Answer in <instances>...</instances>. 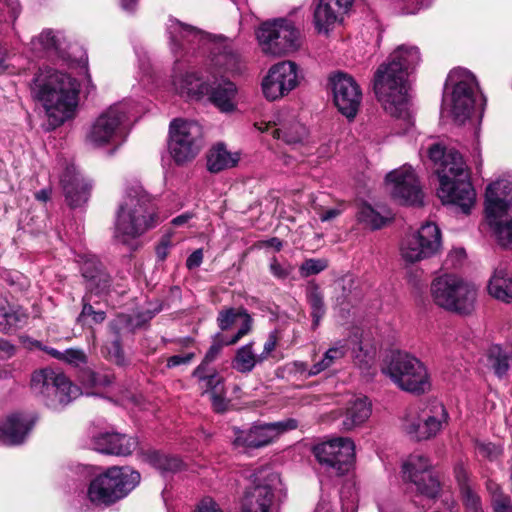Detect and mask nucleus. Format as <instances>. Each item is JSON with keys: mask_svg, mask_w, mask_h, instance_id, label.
<instances>
[{"mask_svg": "<svg viewBox=\"0 0 512 512\" xmlns=\"http://www.w3.org/2000/svg\"><path fill=\"white\" fill-rule=\"evenodd\" d=\"M428 156L433 163L439 180L437 196L443 204H454L468 214L476 198L470 182V175L462 155L454 150H447L443 145L434 143L428 148Z\"/></svg>", "mask_w": 512, "mask_h": 512, "instance_id": "1", "label": "nucleus"}, {"mask_svg": "<svg viewBox=\"0 0 512 512\" xmlns=\"http://www.w3.org/2000/svg\"><path fill=\"white\" fill-rule=\"evenodd\" d=\"M79 89L75 78L52 68L40 69L31 85L33 98L42 105L54 128L74 118Z\"/></svg>", "mask_w": 512, "mask_h": 512, "instance_id": "2", "label": "nucleus"}, {"mask_svg": "<svg viewBox=\"0 0 512 512\" xmlns=\"http://www.w3.org/2000/svg\"><path fill=\"white\" fill-rule=\"evenodd\" d=\"M159 223L156 199L142 185L134 183L126 188L123 202L116 212L114 238L129 244Z\"/></svg>", "mask_w": 512, "mask_h": 512, "instance_id": "3", "label": "nucleus"}, {"mask_svg": "<svg viewBox=\"0 0 512 512\" xmlns=\"http://www.w3.org/2000/svg\"><path fill=\"white\" fill-rule=\"evenodd\" d=\"M408 76L388 60L380 64L373 77V91L383 109L393 117L408 116Z\"/></svg>", "mask_w": 512, "mask_h": 512, "instance_id": "4", "label": "nucleus"}, {"mask_svg": "<svg viewBox=\"0 0 512 512\" xmlns=\"http://www.w3.org/2000/svg\"><path fill=\"white\" fill-rule=\"evenodd\" d=\"M486 219L498 243L512 244V181L501 179L491 183L485 193Z\"/></svg>", "mask_w": 512, "mask_h": 512, "instance_id": "5", "label": "nucleus"}, {"mask_svg": "<svg viewBox=\"0 0 512 512\" xmlns=\"http://www.w3.org/2000/svg\"><path fill=\"white\" fill-rule=\"evenodd\" d=\"M139 482L140 474L137 471L110 467L91 480L87 496L96 506H110L126 497Z\"/></svg>", "mask_w": 512, "mask_h": 512, "instance_id": "6", "label": "nucleus"}, {"mask_svg": "<svg viewBox=\"0 0 512 512\" xmlns=\"http://www.w3.org/2000/svg\"><path fill=\"white\" fill-rule=\"evenodd\" d=\"M431 296L437 306L453 313L468 315L475 308L477 291L474 285L462 278L446 274L432 282Z\"/></svg>", "mask_w": 512, "mask_h": 512, "instance_id": "7", "label": "nucleus"}, {"mask_svg": "<svg viewBox=\"0 0 512 512\" xmlns=\"http://www.w3.org/2000/svg\"><path fill=\"white\" fill-rule=\"evenodd\" d=\"M30 388L34 395L49 407L57 409L69 404L79 395V389L67 376L52 368L34 371L31 375Z\"/></svg>", "mask_w": 512, "mask_h": 512, "instance_id": "8", "label": "nucleus"}, {"mask_svg": "<svg viewBox=\"0 0 512 512\" xmlns=\"http://www.w3.org/2000/svg\"><path fill=\"white\" fill-rule=\"evenodd\" d=\"M253 487L246 493L247 512H272L277 502L285 497V488L280 475L270 467H262L252 475Z\"/></svg>", "mask_w": 512, "mask_h": 512, "instance_id": "9", "label": "nucleus"}, {"mask_svg": "<svg viewBox=\"0 0 512 512\" xmlns=\"http://www.w3.org/2000/svg\"><path fill=\"white\" fill-rule=\"evenodd\" d=\"M256 37L262 51L273 56L295 52L301 46L300 31L286 18L262 23L256 30Z\"/></svg>", "mask_w": 512, "mask_h": 512, "instance_id": "10", "label": "nucleus"}, {"mask_svg": "<svg viewBox=\"0 0 512 512\" xmlns=\"http://www.w3.org/2000/svg\"><path fill=\"white\" fill-rule=\"evenodd\" d=\"M383 371L402 390L420 394L430 388L426 367L408 353H393Z\"/></svg>", "mask_w": 512, "mask_h": 512, "instance_id": "11", "label": "nucleus"}, {"mask_svg": "<svg viewBox=\"0 0 512 512\" xmlns=\"http://www.w3.org/2000/svg\"><path fill=\"white\" fill-rule=\"evenodd\" d=\"M203 146V130L195 121L174 119L169 129V152L181 165L192 161Z\"/></svg>", "mask_w": 512, "mask_h": 512, "instance_id": "12", "label": "nucleus"}, {"mask_svg": "<svg viewBox=\"0 0 512 512\" xmlns=\"http://www.w3.org/2000/svg\"><path fill=\"white\" fill-rule=\"evenodd\" d=\"M313 453L325 473L331 477H339L351 469L355 445L350 438L340 437L316 445Z\"/></svg>", "mask_w": 512, "mask_h": 512, "instance_id": "13", "label": "nucleus"}, {"mask_svg": "<svg viewBox=\"0 0 512 512\" xmlns=\"http://www.w3.org/2000/svg\"><path fill=\"white\" fill-rule=\"evenodd\" d=\"M125 118V112L120 106H110L91 124L86 134V143L94 148L119 146L125 140L122 126Z\"/></svg>", "mask_w": 512, "mask_h": 512, "instance_id": "14", "label": "nucleus"}, {"mask_svg": "<svg viewBox=\"0 0 512 512\" xmlns=\"http://www.w3.org/2000/svg\"><path fill=\"white\" fill-rule=\"evenodd\" d=\"M441 246V234L436 224L427 222L417 232L407 234L400 245V255L407 264L434 256Z\"/></svg>", "mask_w": 512, "mask_h": 512, "instance_id": "15", "label": "nucleus"}, {"mask_svg": "<svg viewBox=\"0 0 512 512\" xmlns=\"http://www.w3.org/2000/svg\"><path fill=\"white\" fill-rule=\"evenodd\" d=\"M402 472L404 481L412 484L419 495L427 499L439 497L441 483L427 457L421 454L410 455L403 463Z\"/></svg>", "mask_w": 512, "mask_h": 512, "instance_id": "16", "label": "nucleus"}, {"mask_svg": "<svg viewBox=\"0 0 512 512\" xmlns=\"http://www.w3.org/2000/svg\"><path fill=\"white\" fill-rule=\"evenodd\" d=\"M453 83L450 96V111L454 119L463 123L472 113L475 103V93L478 89L476 77L465 69H455L449 74Z\"/></svg>", "mask_w": 512, "mask_h": 512, "instance_id": "17", "label": "nucleus"}, {"mask_svg": "<svg viewBox=\"0 0 512 512\" xmlns=\"http://www.w3.org/2000/svg\"><path fill=\"white\" fill-rule=\"evenodd\" d=\"M297 420L288 418L282 421L255 424L247 430L234 429L233 444L237 447L261 448L272 443L281 434L296 429Z\"/></svg>", "mask_w": 512, "mask_h": 512, "instance_id": "18", "label": "nucleus"}, {"mask_svg": "<svg viewBox=\"0 0 512 512\" xmlns=\"http://www.w3.org/2000/svg\"><path fill=\"white\" fill-rule=\"evenodd\" d=\"M386 183L392 197L403 205H421L423 193L414 170L409 166L391 171Z\"/></svg>", "mask_w": 512, "mask_h": 512, "instance_id": "19", "label": "nucleus"}, {"mask_svg": "<svg viewBox=\"0 0 512 512\" xmlns=\"http://www.w3.org/2000/svg\"><path fill=\"white\" fill-rule=\"evenodd\" d=\"M298 82L297 65L282 61L273 65L263 79V94L270 101L277 100L296 88Z\"/></svg>", "mask_w": 512, "mask_h": 512, "instance_id": "20", "label": "nucleus"}, {"mask_svg": "<svg viewBox=\"0 0 512 512\" xmlns=\"http://www.w3.org/2000/svg\"><path fill=\"white\" fill-rule=\"evenodd\" d=\"M333 99L339 112L348 119H353L359 109L362 92L353 77L338 72L331 78Z\"/></svg>", "mask_w": 512, "mask_h": 512, "instance_id": "21", "label": "nucleus"}, {"mask_svg": "<svg viewBox=\"0 0 512 512\" xmlns=\"http://www.w3.org/2000/svg\"><path fill=\"white\" fill-rule=\"evenodd\" d=\"M352 6V0H319L314 10V24L319 33H328Z\"/></svg>", "mask_w": 512, "mask_h": 512, "instance_id": "22", "label": "nucleus"}, {"mask_svg": "<svg viewBox=\"0 0 512 512\" xmlns=\"http://www.w3.org/2000/svg\"><path fill=\"white\" fill-rule=\"evenodd\" d=\"M60 182L66 202L71 208L81 207L87 203L91 184L76 171L74 166L66 167Z\"/></svg>", "mask_w": 512, "mask_h": 512, "instance_id": "23", "label": "nucleus"}, {"mask_svg": "<svg viewBox=\"0 0 512 512\" xmlns=\"http://www.w3.org/2000/svg\"><path fill=\"white\" fill-rule=\"evenodd\" d=\"M137 445L138 441L135 438L119 433H100L92 439L94 450L117 456L130 455Z\"/></svg>", "mask_w": 512, "mask_h": 512, "instance_id": "24", "label": "nucleus"}, {"mask_svg": "<svg viewBox=\"0 0 512 512\" xmlns=\"http://www.w3.org/2000/svg\"><path fill=\"white\" fill-rule=\"evenodd\" d=\"M258 129L270 132L276 139H282L289 145L302 143L307 137V129L294 118H279L278 123H261Z\"/></svg>", "mask_w": 512, "mask_h": 512, "instance_id": "25", "label": "nucleus"}, {"mask_svg": "<svg viewBox=\"0 0 512 512\" xmlns=\"http://www.w3.org/2000/svg\"><path fill=\"white\" fill-rule=\"evenodd\" d=\"M172 84L175 91L182 97L200 99L209 93V80H203L195 72H179L174 68Z\"/></svg>", "mask_w": 512, "mask_h": 512, "instance_id": "26", "label": "nucleus"}, {"mask_svg": "<svg viewBox=\"0 0 512 512\" xmlns=\"http://www.w3.org/2000/svg\"><path fill=\"white\" fill-rule=\"evenodd\" d=\"M372 413V404L366 396H354L351 398L342 414L341 427L345 431H351L364 424Z\"/></svg>", "mask_w": 512, "mask_h": 512, "instance_id": "27", "label": "nucleus"}, {"mask_svg": "<svg viewBox=\"0 0 512 512\" xmlns=\"http://www.w3.org/2000/svg\"><path fill=\"white\" fill-rule=\"evenodd\" d=\"M237 88L230 80L214 78L209 81V100L222 112H231L236 108Z\"/></svg>", "mask_w": 512, "mask_h": 512, "instance_id": "28", "label": "nucleus"}, {"mask_svg": "<svg viewBox=\"0 0 512 512\" xmlns=\"http://www.w3.org/2000/svg\"><path fill=\"white\" fill-rule=\"evenodd\" d=\"M81 272L90 291L102 293L109 288L110 276L96 257L86 258L82 263Z\"/></svg>", "mask_w": 512, "mask_h": 512, "instance_id": "29", "label": "nucleus"}, {"mask_svg": "<svg viewBox=\"0 0 512 512\" xmlns=\"http://www.w3.org/2000/svg\"><path fill=\"white\" fill-rule=\"evenodd\" d=\"M238 319H242L241 327L230 340L225 342V345H233L237 343L243 336L248 334L251 330L252 319L245 310L229 308L219 312L217 323L219 328L223 331L231 328Z\"/></svg>", "mask_w": 512, "mask_h": 512, "instance_id": "30", "label": "nucleus"}, {"mask_svg": "<svg viewBox=\"0 0 512 512\" xmlns=\"http://www.w3.org/2000/svg\"><path fill=\"white\" fill-rule=\"evenodd\" d=\"M32 427L20 414H12L7 417L0 427V440L4 443L15 445L23 442L25 436Z\"/></svg>", "mask_w": 512, "mask_h": 512, "instance_id": "31", "label": "nucleus"}, {"mask_svg": "<svg viewBox=\"0 0 512 512\" xmlns=\"http://www.w3.org/2000/svg\"><path fill=\"white\" fill-rule=\"evenodd\" d=\"M489 294L498 301L512 302V276L507 269L499 266L494 270L488 284Z\"/></svg>", "mask_w": 512, "mask_h": 512, "instance_id": "32", "label": "nucleus"}, {"mask_svg": "<svg viewBox=\"0 0 512 512\" xmlns=\"http://www.w3.org/2000/svg\"><path fill=\"white\" fill-rule=\"evenodd\" d=\"M448 413L444 405L438 401H433L429 406L422 410V421L426 428L423 430L422 437H434L447 423Z\"/></svg>", "mask_w": 512, "mask_h": 512, "instance_id": "33", "label": "nucleus"}, {"mask_svg": "<svg viewBox=\"0 0 512 512\" xmlns=\"http://www.w3.org/2000/svg\"><path fill=\"white\" fill-rule=\"evenodd\" d=\"M215 66L231 74H240L245 68L241 55L230 44H223L214 53L212 59Z\"/></svg>", "mask_w": 512, "mask_h": 512, "instance_id": "34", "label": "nucleus"}, {"mask_svg": "<svg viewBox=\"0 0 512 512\" xmlns=\"http://www.w3.org/2000/svg\"><path fill=\"white\" fill-rule=\"evenodd\" d=\"M387 60L394 66L402 69L408 76L420 63L421 57L418 47L400 45L389 55Z\"/></svg>", "mask_w": 512, "mask_h": 512, "instance_id": "35", "label": "nucleus"}, {"mask_svg": "<svg viewBox=\"0 0 512 512\" xmlns=\"http://www.w3.org/2000/svg\"><path fill=\"white\" fill-rule=\"evenodd\" d=\"M239 160L238 153H231L223 144H218L207 155V168L212 173H218L235 167Z\"/></svg>", "mask_w": 512, "mask_h": 512, "instance_id": "36", "label": "nucleus"}, {"mask_svg": "<svg viewBox=\"0 0 512 512\" xmlns=\"http://www.w3.org/2000/svg\"><path fill=\"white\" fill-rule=\"evenodd\" d=\"M192 375L198 379L203 395H211L225 390L223 377L215 369L206 367L205 364H200Z\"/></svg>", "mask_w": 512, "mask_h": 512, "instance_id": "37", "label": "nucleus"}, {"mask_svg": "<svg viewBox=\"0 0 512 512\" xmlns=\"http://www.w3.org/2000/svg\"><path fill=\"white\" fill-rule=\"evenodd\" d=\"M306 299L311 309L312 329L315 330L326 313V307L323 293L314 281H310L306 287Z\"/></svg>", "mask_w": 512, "mask_h": 512, "instance_id": "38", "label": "nucleus"}, {"mask_svg": "<svg viewBox=\"0 0 512 512\" xmlns=\"http://www.w3.org/2000/svg\"><path fill=\"white\" fill-rule=\"evenodd\" d=\"M144 460L158 469L162 474L175 473L182 470L184 464L176 456H170L159 451L151 450L143 454Z\"/></svg>", "mask_w": 512, "mask_h": 512, "instance_id": "39", "label": "nucleus"}, {"mask_svg": "<svg viewBox=\"0 0 512 512\" xmlns=\"http://www.w3.org/2000/svg\"><path fill=\"white\" fill-rule=\"evenodd\" d=\"M28 319V315L21 307L9 304L0 305V330L8 332L22 327Z\"/></svg>", "mask_w": 512, "mask_h": 512, "instance_id": "40", "label": "nucleus"}, {"mask_svg": "<svg viewBox=\"0 0 512 512\" xmlns=\"http://www.w3.org/2000/svg\"><path fill=\"white\" fill-rule=\"evenodd\" d=\"M34 346L40 350L45 351L51 357L74 367H80L87 363V355L82 349L69 348L62 352L51 347L42 346V344L38 341L34 342Z\"/></svg>", "mask_w": 512, "mask_h": 512, "instance_id": "41", "label": "nucleus"}, {"mask_svg": "<svg viewBox=\"0 0 512 512\" xmlns=\"http://www.w3.org/2000/svg\"><path fill=\"white\" fill-rule=\"evenodd\" d=\"M169 34L172 51H176L181 47L182 44L179 42L180 40L193 42L196 39L202 38V32L200 30L177 20L172 21V24L169 26Z\"/></svg>", "mask_w": 512, "mask_h": 512, "instance_id": "42", "label": "nucleus"}, {"mask_svg": "<svg viewBox=\"0 0 512 512\" xmlns=\"http://www.w3.org/2000/svg\"><path fill=\"white\" fill-rule=\"evenodd\" d=\"M65 42L66 39L61 32L45 29L32 43L36 49L62 52L66 49Z\"/></svg>", "mask_w": 512, "mask_h": 512, "instance_id": "43", "label": "nucleus"}, {"mask_svg": "<svg viewBox=\"0 0 512 512\" xmlns=\"http://www.w3.org/2000/svg\"><path fill=\"white\" fill-rule=\"evenodd\" d=\"M486 358L487 366L497 377L502 378L507 374L510 367V356L501 346H491L487 351Z\"/></svg>", "mask_w": 512, "mask_h": 512, "instance_id": "44", "label": "nucleus"}, {"mask_svg": "<svg viewBox=\"0 0 512 512\" xmlns=\"http://www.w3.org/2000/svg\"><path fill=\"white\" fill-rule=\"evenodd\" d=\"M261 361L262 360H259V356L253 353L252 343H249L238 349L233 361V367L241 373H247L255 367L256 363Z\"/></svg>", "mask_w": 512, "mask_h": 512, "instance_id": "45", "label": "nucleus"}, {"mask_svg": "<svg viewBox=\"0 0 512 512\" xmlns=\"http://www.w3.org/2000/svg\"><path fill=\"white\" fill-rule=\"evenodd\" d=\"M83 306L82 311L77 318V322L86 325V324H100L106 318V313L103 310H95L94 307L90 304L89 299L85 296L83 297Z\"/></svg>", "mask_w": 512, "mask_h": 512, "instance_id": "46", "label": "nucleus"}, {"mask_svg": "<svg viewBox=\"0 0 512 512\" xmlns=\"http://www.w3.org/2000/svg\"><path fill=\"white\" fill-rule=\"evenodd\" d=\"M357 218L371 229H379L384 224V218L368 204L360 206Z\"/></svg>", "mask_w": 512, "mask_h": 512, "instance_id": "47", "label": "nucleus"}, {"mask_svg": "<svg viewBox=\"0 0 512 512\" xmlns=\"http://www.w3.org/2000/svg\"><path fill=\"white\" fill-rule=\"evenodd\" d=\"M106 357L109 361L114 363L119 367H124L127 365V359L125 357L120 338H115L109 344L105 346Z\"/></svg>", "mask_w": 512, "mask_h": 512, "instance_id": "48", "label": "nucleus"}, {"mask_svg": "<svg viewBox=\"0 0 512 512\" xmlns=\"http://www.w3.org/2000/svg\"><path fill=\"white\" fill-rule=\"evenodd\" d=\"M425 424L422 421V415L419 418H415L413 416H408L403 423L404 431L415 440H426L430 437H422L421 434L423 430L425 431Z\"/></svg>", "mask_w": 512, "mask_h": 512, "instance_id": "49", "label": "nucleus"}, {"mask_svg": "<svg viewBox=\"0 0 512 512\" xmlns=\"http://www.w3.org/2000/svg\"><path fill=\"white\" fill-rule=\"evenodd\" d=\"M475 449L480 456L488 459L489 461H495L503 454L501 446L480 440L475 441Z\"/></svg>", "mask_w": 512, "mask_h": 512, "instance_id": "50", "label": "nucleus"}, {"mask_svg": "<svg viewBox=\"0 0 512 512\" xmlns=\"http://www.w3.org/2000/svg\"><path fill=\"white\" fill-rule=\"evenodd\" d=\"M327 268V262L323 259H307L299 267L302 277L316 275Z\"/></svg>", "mask_w": 512, "mask_h": 512, "instance_id": "51", "label": "nucleus"}, {"mask_svg": "<svg viewBox=\"0 0 512 512\" xmlns=\"http://www.w3.org/2000/svg\"><path fill=\"white\" fill-rule=\"evenodd\" d=\"M226 391L217 392L209 395L211 406L214 412L216 413H224L229 409L230 400L226 398Z\"/></svg>", "mask_w": 512, "mask_h": 512, "instance_id": "52", "label": "nucleus"}, {"mask_svg": "<svg viewBox=\"0 0 512 512\" xmlns=\"http://www.w3.org/2000/svg\"><path fill=\"white\" fill-rule=\"evenodd\" d=\"M269 269L274 277L281 280H285L293 270L291 265H282L275 257L271 259Z\"/></svg>", "mask_w": 512, "mask_h": 512, "instance_id": "53", "label": "nucleus"}, {"mask_svg": "<svg viewBox=\"0 0 512 512\" xmlns=\"http://www.w3.org/2000/svg\"><path fill=\"white\" fill-rule=\"evenodd\" d=\"M491 505L494 512H512V499L507 494L491 500Z\"/></svg>", "mask_w": 512, "mask_h": 512, "instance_id": "54", "label": "nucleus"}, {"mask_svg": "<svg viewBox=\"0 0 512 512\" xmlns=\"http://www.w3.org/2000/svg\"><path fill=\"white\" fill-rule=\"evenodd\" d=\"M459 488H460L461 495H462L466 505H468L472 508H477L480 500H479V497L477 496V494L472 489L471 485L468 484V485L461 486Z\"/></svg>", "mask_w": 512, "mask_h": 512, "instance_id": "55", "label": "nucleus"}, {"mask_svg": "<svg viewBox=\"0 0 512 512\" xmlns=\"http://www.w3.org/2000/svg\"><path fill=\"white\" fill-rule=\"evenodd\" d=\"M195 357V354L192 352L185 353V354H178L173 355L167 359L166 366L168 368H174L180 365H187L189 364Z\"/></svg>", "mask_w": 512, "mask_h": 512, "instance_id": "56", "label": "nucleus"}, {"mask_svg": "<svg viewBox=\"0 0 512 512\" xmlns=\"http://www.w3.org/2000/svg\"><path fill=\"white\" fill-rule=\"evenodd\" d=\"M346 353H347L346 346L341 344V345H337V346H334V347H331L330 349H328L325 352L324 357L331 363V366H332L336 360L343 358L346 355Z\"/></svg>", "mask_w": 512, "mask_h": 512, "instance_id": "57", "label": "nucleus"}, {"mask_svg": "<svg viewBox=\"0 0 512 512\" xmlns=\"http://www.w3.org/2000/svg\"><path fill=\"white\" fill-rule=\"evenodd\" d=\"M455 478L459 487L468 485L469 483V472L462 463H458L454 468Z\"/></svg>", "mask_w": 512, "mask_h": 512, "instance_id": "58", "label": "nucleus"}, {"mask_svg": "<svg viewBox=\"0 0 512 512\" xmlns=\"http://www.w3.org/2000/svg\"><path fill=\"white\" fill-rule=\"evenodd\" d=\"M225 343H214L211 345V347L209 348V350L207 351L203 361L201 362V364H205L206 367H209V363H211L212 361L215 360V358L218 356V354L220 353L223 345Z\"/></svg>", "mask_w": 512, "mask_h": 512, "instance_id": "59", "label": "nucleus"}, {"mask_svg": "<svg viewBox=\"0 0 512 512\" xmlns=\"http://www.w3.org/2000/svg\"><path fill=\"white\" fill-rule=\"evenodd\" d=\"M95 386L94 387H107L109 385H111L114 381V376L112 374H109V373H106V372H101V371H98L96 372L95 371Z\"/></svg>", "mask_w": 512, "mask_h": 512, "instance_id": "60", "label": "nucleus"}, {"mask_svg": "<svg viewBox=\"0 0 512 512\" xmlns=\"http://www.w3.org/2000/svg\"><path fill=\"white\" fill-rule=\"evenodd\" d=\"M331 367V363L323 356V358L316 362L308 370L307 377H313Z\"/></svg>", "mask_w": 512, "mask_h": 512, "instance_id": "61", "label": "nucleus"}, {"mask_svg": "<svg viewBox=\"0 0 512 512\" xmlns=\"http://www.w3.org/2000/svg\"><path fill=\"white\" fill-rule=\"evenodd\" d=\"M203 261V252L201 249L195 250L186 260L188 269H194L201 265Z\"/></svg>", "mask_w": 512, "mask_h": 512, "instance_id": "62", "label": "nucleus"}, {"mask_svg": "<svg viewBox=\"0 0 512 512\" xmlns=\"http://www.w3.org/2000/svg\"><path fill=\"white\" fill-rule=\"evenodd\" d=\"M95 371L89 369V368H85L83 370H81L80 372V375H79V379L81 381V383L87 387H94L95 386Z\"/></svg>", "mask_w": 512, "mask_h": 512, "instance_id": "63", "label": "nucleus"}, {"mask_svg": "<svg viewBox=\"0 0 512 512\" xmlns=\"http://www.w3.org/2000/svg\"><path fill=\"white\" fill-rule=\"evenodd\" d=\"M197 512H223L218 507V504L212 499H204L198 506Z\"/></svg>", "mask_w": 512, "mask_h": 512, "instance_id": "64", "label": "nucleus"}]
</instances>
